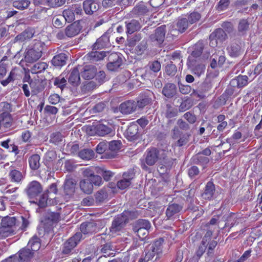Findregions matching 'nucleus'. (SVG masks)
<instances>
[{"label": "nucleus", "mask_w": 262, "mask_h": 262, "mask_svg": "<svg viewBox=\"0 0 262 262\" xmlns=\"http://www.w3.org/2000/svg\"><path fill=\"white\" fill-rule=\"evenodd\" d=\"M124 58L121 53H112L108 55L106 68L110 71H117L124 63Z\"/></svg>", "instance_id": "nucleus-5"}, {"label": "nucleus", "mask_w": 262, "mask_h": 262, "mask_svg": "<svg viewBox=\"0 0 262 262\" xmlns=\"http://www.w3.org/2000/svg\"><path fill=\"white\" fill-rule=\"evenodd\" d=\"M82 238V236L81 233H76L64 243L62 250V253L67 255L71 254Z\"/></svg>", "instance_id": "nucleus-6"}, {"label": "nucleus", "mask_w": 262, "mask_h": 262, "mask_svg": "<svg viewBox=\"0 0 262 262\" xmlns=\"http://www.w3.org/2000/svg\"><path fill=\"white\" fill-rule=\"evenodd\" d=\"M248 76L246 75H239L231 80L230 86L233 88H243L248 84Z\"/></svg>", "instance_id": "nucleus-28"}, {"label": "nucleus", "mask_w": 262, "mask_h": 262, "mask_svg": "<svg viewBox=\"0 0 262 262\" xmlns=\"http://www.w3.org/2000/svg\"><path fill=\"white\" fill-rule=\"evenodd\" d=\"M80 190L84 193L90 194L93 191V185L90 179H82L79 182Z\"/></svg>", "instance_id": "nucleus-33"}, {"label": "nucleus", "mask_w": 262, "mask_h": 262, "mask_svg": "<svg viewBox=\"0 0 262 262\" xmlns=\"http://www.w3.org/2000/svg\"><path fill=\"white\" fill-rule=\"evenodd\" d=\"M99 222V221H91L83 223L80 225L81 232L80 233L82 235V234L86 235L98 232L100 228Z\"/></svg>", "instance_id": "nucleus-9"}, {"label": "nucleus", "mask_w": 262, "mask_h": 262, "mask_svg": "<svg viewBox=\"0 0 262 262\" xmlns=\"http://www.w3.org/2000/svg\"><path fill=\"white\" fill-rule=\"evenodd\" d=\"M62 140V136L60 133L56 132L53 133L51 136L50 141L55 144H58Z\"/></svg>", "instance_id": "nucleus-62"}, {"label": "nucleus", "mask_w": 262, "mask_h": 262, "mask_svg": "<svg viewBox=\"0 0 262 262\" xmlns=\"http://www.w3.org/2000/svg\"><path fill=\"white\" fill-rule=\"evenodd\" d=\"M227 35L221 28H217L209 35L210 46L214 48L218 43H222L227 39Z\"/></svg>", "instance_id": "nucleus-7"}, {"label": "nucleus", "mask_w": 262, "mask_h": 262, "mask_svg": "<svg viewBox=\"0 0 262 262\" xmlns=\"http://www.w3.org/2000/svg\"><path fill=\"white\" fill-rule=\"evenodd\" d=\"M177 86L173 83H167L164 86L162 93L167 98H171L177 94Z\"/></svg>", "instance_id": "nucleus-29"}, {"label": "nucleus", "mask_w": 262, "mask_h": 262, "mask_svg": "<svg viewBox=\"0 0 262 262\" xmlns=\"http://www.w3.org/2000/svg\"><path fill=\"white\" fill-rule=\"evenodd\" d=\"M193 161L195 164L204 166L209 162V158L199 153L193 157Z\"/></svg>", "instance_id": "nucleus-50"}, {"label": "nucleus", "mask_w": 262, "mask_h": 262, "mask_svg": "<svg viewBox=\"0 0 262 262\" xmlns=\"http://www.w3.org/2000/svg\"><path fill=\"white\" fill-rule=\"evenodd\" d=\"M201 14L198 12L194 11L191 13L188 16V22L189 24H193L199 21L201 18Z\"/></svg>", "instance_id": "nucleus-61"}, {"label": "nucleus", "mask_w": 262, "mask_h": 262, "mask_svg": "<svg viewBox=\"0 0 262 262\" xmlns=\"http://www.w3.org/2000/svg\"><path fill=\"white\" fill-rule=\"evenodd\" d=\"M123 217L126 219V222L128 223L129 220H133L137 218L138 215L137 211L135 210H125L122 214Z\"/></svg>", "instance_id": "nucleus-57"}, {"label": "nucleus", "mask_w": 262, "mask_h": 262, "mask_svg": "<svg viewBox=\"0 0 262 262\" xmlns=\"http://www.w3.org/2000/svg\"><path fill=\"white\" fill-rule=\"evenodd\" d=\"M99 8V5L93 0H86L83 2V9L86 14L92 15Z\"/></svg>", "instance_id": "nucleus-23"}, {"label": "nucleus", "mask_w": 262, "mask_h": 262, "mask_svg": "<svg viewBox=\"0 0 262 262\" xmlns=\"http://www.w3.org/2000/svg\"><path fill=\"white\" fill-rule=\"evenodd\" d=\"M42 191V187L41 185L36 181H33L30 182L25 189V192L30 199L36 197L40 194Z\"/></svg>", "instance_id": "nucleus-11"}, {"label": "nucleus", "mask_w": 262, "mask_h": 262, "mask_svg": "<svg viewBox=\"0 0 262 262\" xmlns=\"http://www.w3.org/2000/svg\"><path fill=\"white\" fill-rule=\"evenodd\" d=\"M227 51L229 55L233 58H236L242 55L244 52V50L241 47V43L236 42H231L227 47Z\"/></svg>", "instance_id": "nucleus-18"}, {"label": "nucleus", "mask_w": 262, "mask_h": 262, "mask_svg": "<svg viewBox=\"0 0 262 262\" xmlns=\"http://www.w3.org/2000/svg\"><path fill=\"white\" fill-rule=\"evenodd\" d=\"M148 66L149 69L154 72H158L161 69V63L157 60L149 62Z\"/></svg>", "instance_id": "nucleus-64"}, {"label": "nucleus", "mask_w": 262, "mask_h": 262, "mask_svg": "<svg viewBox=\"0 0 262 262\" xmlns=\"http://www.w3.org/2000/svg\"><path fill=\"white\" fill-rule=\"evenodd\" d=\"M79 68V67H75L69 73L68 81L73 86H77L80 83Z\"/></svg>", "instance_id": "nucleus-24"}, {"label": "nucleus", "mask_w": 262, "mask_h": 262, "mask_svg": "<svg viewBox=\"0 0 262 262\" xmlns=\"http://www.w3.org/2000/svg\"><path fill=\"white\" fill-rule=\"evenodd\" d=\"M189 23L188 19L186 18H181L178 19L176 25V30H177L180 33H183L188 28Z\"/></svg>", "instance_id": "nucleus-43"}, {"label": "nucleus", "mask_w": 262, "mask_h": 262, "mask_svg": "<svg viewBox=\"0 0 262 262\" xmlns=\"http://www.w3.org/2000/svg\"><path fill=\"white\" fill-rule=\"evenodd\" d=\"M197 60H194L192 64L191 62L187 61L188 67L191 69L192 73L200 77L205 72V66L202 63L196 64Z\"/></svg>", "instance_id": "nucleus-31"}, {"label": "nucleus", "mask_w": 262, "mask_h": 262, "mask_svg": "<svg viewBox=\"0 0 262 262\" xmlns=\"http://www.w3.org/2000/svg\"><path fill=\"white\" fill-rule=\"evenodd\" d=\"M151 227L150 222L146 220L139 219L133 225V228L149 230Z\"/></svg>", "instance_id": "nucleus-46"}, {"label": "nucleus", "mask_w": 262, "mask_h": 262, "mask_svg": "<svg viewBox=\"0 0 262 262\" xmlns=\"http://www.w3.org/2000/svg\"><path fill=\"white\" fill-rule=\"evenodd\" d=\"M60 219L59 213L48 211L41 222L45 228H50L53 224L58 223Z\"/></svg>", "instance_id": "nucleus-12"}, {"label": "nucleus", "mask_w": 262, "mask_h": 262, "mask_svg": "<svg viewBox=\"0 0 262 262\" xmlns=\"http://www.w3.org/2000/svg\"><path fill=\"white\" fill-rule=\"evenodd\" d=\"M30 4V1L29 0H15L13 2V6L23 10L28 8Z\"/></svg>", "instance_id": "nucleus-47"}, {"label": "nucleus", "mask_w": 262, "mask_h": 262, "mask_svg": "<svg viewBox=\"0 0 262 262\" xmlns=\"http://www.w3.org/2000/svg\"><path fill=\"white\" fill-rule=\"evenodd\" d=\"M0 121L2 126L6 129L13 125V119L11 114H0Z\"/></svg>", "instance_id": "nucleus-34"}, {"label": "nucleus", "mask_w": 262, "mask_h": 262, "mask_svg": "<svg viewBox=\"0 0 262 262\" xmlns=\"http://www.w3.org/2000/svg\"><path fill=\"white\" fill-rule=\"evenodd\" d=\"M62 16L68 22H72L75 19V16L71 7L63 10Z\"/></svg>", "instance_id": "nucleus-53"}, {"label": "nucleus", "mask_w": 262, "mask_h": 262, "mask_svg": "<svg viewBox=\"0 0 262 262\" xmlns=\"http://www.w3.org/2000/svg\"><path fill=\"white\" fill-rule=\"evenodd\" d=\"M96 128L97 134L100 136H104L107 135L114 136L115 135V131L112 128L102 124L97 125Z\"/></svg>", "instance_id": "nucleus-36"}, {"label": "nucleus", "mask_w": 262, "mask_h": 262, "mask_svg": "<svg viewBox=\"0 0 262 262\" xmlns=\"http://www.w3.org/2000/svg\"><path fill=\"white\" fill-rule=\"evenodd\" d=\"M164 114L167 119H171L178 116V111L177 108L172 106L170 104H166L164 110Z\"/></svg>", "instance_id": "nucleus-41"}, {"label": "nucleus", "mask_w": 262, "mask_h": 262, "mask_svg": "<svg viewBox=\"0 0 262 262\" xmlns=\"http://www.w3.org/2000/svg\"><path fill=\"white\" fill-rule=\"evenodd\" d=\"M163 242V239L160 238L147 246V250L152 251V252L155 253L156 257L155 258V260H156L160 257V254L162 253V251Z\"/></svg>", "instance_id": "nucleus-21"}, {"label": "nucleus", "mask_w": 262, "mask_h": 262, "mask_svg": "<svg viewBox=\"0 0 262 262\" xmlns=\"http://www.w3.org/2000/svg\"><path fill=\"white\" fill-rule=\"evenodd\" d=\"M76 181L73 179H67L64 183V191L68 196L72 195L75 192Z\"/></svg>", "instance_id": "nucleus-32"}, {"label": "nucleus", "mask_w": 262, "mask_h": 262, "mask_svg": "<svg viewBox=\"0 0 262 262\" xmlns=\"http://www.w3.org/2000/svg\"><path fill=\"white\" fill-rule=\"evenodd\" d=\"M66 0H34L35 5H40L51 8L60 7L65 4Z\"/></svg>", "instance_id": "nucleus-25"}, {"label": "nucleus", "mask_w": 262, "mask_h": 262, "mask_svg": "<svg viewBox=\"0 0 262 262\" xmlns=\"http://www.w3.org/2000/svg\"><path fill=\"white\" fill-rule=\"evenodd\" d=\"M1 224L15 229H16L17 226H19V229L25 230L28 226L29 222L23 216L18 217L17 219L15 217L7 216L2 219Z\"/></svg>", "instance_id": "nucleus-4"}, {"label": "nucleus", "mask_w": 262, "mask_h": 262, "mask_svg": "<svg viewBox=\"0 0 262 262\" xmlns=\"http://www.w3.org/2000/svg\"><path fill=\"white\" fill-rule=\"evenodd\" d=\"M166 155L164 150L155 147L148 149L146 152L145 163H141V167L144 170H148L149 166L154 165L159 160L164 159Z\"/></svg>", "instance_id": "nucleus-2"}, {"label": "nucleus", "mask_w": 262, "mask_h": 262, "mask_svg": "<svg viewBox=\"0 0 262 262\" xmlns=\"http://www.w3.org/2000/svg\"><path fill=\"white\" fill-rule=\"evenodd\" d=\"M220 221L221 222H225V224L224 226L222 228V229H224L226 227H230L231 228L234 226V223L232 222L231 223H230V222L233 220L234 221V215L232 214L231 213L226 212L225 213H222L220 214Z\"/></svg>", "instance_id": "nucleus-38"}, {"label": "nucleus", "mask_w": 262, "mask_h": 262, "mask_svg": "<svg viewBox=\"0 0 262 262\" xmlns=\"http://www.w3.org/2000/svg\"><path fill=\"white\" fill-rule=\"evenodd\" d=\"M0 114H11L13 111L12 105L7 102H2L0 104Z\"/></svg>", "instance_id": "nucleus-51"}, {"label": "nucleus", "mask_w": 262, "mask_h": 262, "mask_svg": "<svg viewBox=\"0 0 262 262\" xmlns=\"http://www.w3.org/2000/svg\"><path fill=\"white\" fill-rule=\"evenodd\" d=\"M121 146V142L119 140H113L110 142H108V150L116 152L120 150Z\"/></svg>", "instance_id": "nucleus-56"}, {"label": "nucleus", "mask_w": 262, "mask_h": 262, "mask_svg": "<svg viewBox=\"0 0 262 262\" xmlns=\"http://www.w3.org/2000/svg\"><path fill=\"white\" fill-rule=\"evenodd\" d=\"M154 97V93L149 90L141 93L137 98V106L140 108H143L151 103Z\"/></svg>", "instance_id": "nucleus-10"}, {"label": "nucleus", "mask_w": 262, "mask_h": 262, "mask_svg": "<svg viewBox=\"0 0 262 262\" xmlns=\"http://www.w3.org/2000/svg\"><path fill=\"white\" fill-rule=\"evenodd\" d=\"M9 176L11 179V180L15 182H20L23 178V175L19 171L15 169L11 170L10 172Z\"/></svg>", "instance_id": "nucleus-55"}, {"label": "nucleus", "mask_w": 262, "mask_h": 262, "mask_svg": "<svg viewBox=\"0 0 262 262\" xmlns=\"http://www.w3.org/2000/svg\"><path fill=\"white\" fill-rule=\"evenodd\" d=\"M110 38V33L108 32L105 33L96 40L93 46L92 50H96L97 49L110 48L111 46Z\"/></svg>", "instance_id": "nucleus-14"}, {"label": "nucleus", "mask_w": 262, "mask_h": 262, "mask_svg": "<svg viewBox=\"0 0 262 262\" xmlns=\"http://www.w3.org/2000/svg\"><path fill=\"white\" fill-rule=\"evenodd\" d=\"M40 159V156L38 154H34L29 158V163L32 169L36 170L39 167Z\"/></svg>", "instance_id": "nucleus-45"}, {"label": "nucleus", "mask_w": 262, "mask_h": 262, "mask_svg": "<svg viewBox=\"0 0 262 262\" xmlns=\"http://www.w3.org/2000/svg\"><path fill=\"white\" fill-rule=\"evenodd\" d=\"M139 127L136 124H131L125 133V136L130 141H135L140 138V134L138 132Z\"/></svg>", "instance_id": "nucleus-17"}, {"label": "nucleus", "mask_w": 262, "mask_h": 262, "mask_svg": "<svg viewBox=\"0 0 262 262\" xmlns=\"http://www.w3.org/2000/svg\"><path fill=\"white\" fill-rule=\"evenodd\" d=\"M165 72L170 76H173L177 72V68L175 64L171 62L168 63L165 67Z\"/></svg>", "instance_id": "nucleus-58"}, {"label": "nucleus", "mask_w": 262, "mask_h": 262, "mask_svg": "<svg viewBox=\"0 0 262 262\" xmlns=\"http://www.w3.org/2000/svg\"><path fill=\"white\" fill-rule=\"evenodd\" d=\"M34 35V31L31 29H27L23 31L21 33L18 34L15 37L16 41L23 42L26 40L30 39L32 38Z\"/></svg>", "instance_id": "nucleus-42"}, {"label": "nucleus", "mask_w": 262, "mask_h": 262, "mask_svg": "<svg viewBox=\"0 0 262 262\" xmlns=\"http://www.w3.org/2000/svg\"><path fill=\"white\" fill-rule=\"evenodd\" d=\"M40 240L36 235L29 241L27 246L19 252V262H28L33 256L34 253L40 248Z\"/></svg>", "instance_id": "nucleus-1"}, {"label": "nucleus", "mask_w": 262, "mask_h": 262, "mask_svg": "<svg viewBox=\"0 0 262 262\" xmlns=\"http://www.w3.org/2000/svg\"><path fill=\"white\" fill-rule=\"evenodd\" d=\"M141 24L138 20L132 19L129 23L126 22V32L127 34H131L140 29Z\"/></svg>", "instance_id": "nucleus-35"}, {"label": "nucleus", "mask_w": 262, "mask_h": 262, "mask_svg": "<svg viewBox=\"0 0 262 262\" xmlns=\"http://www.w3.org/2000/svg\"><path fill=\"white\" fill-rule=\"evenodd\" d=\"M215 193V185L212 181H210L206 184L201 196L203 199L210 201L213 199Z\"/></svg>", "instance_id": "nucleus-19"}, {"label": "nucleus", "mask_w": 262, "mask_h": 262, "mask_svg": "<svg viewBox=\"0 0 262 262\" xmlns=\"http://www.w3.org/2000/svg\"><path fill=\"white\" fill-rule=\"evenodd\" d=\"M97 172L103 177V179L106 181H110L115 174L114 172L110 170L100 168L98 169Z\"/></svg>", "instance_id": "nucleus-54"}, {"label": "nucleus", "mask_w": 262, "mask_h": 262, "mask_svg": "<svg viewBox=\"0 0 262 262\" xmlns=\"http://www.w3.org/2000/svg\"><path fill=\"white\" fill-rule=\"evenodd\" d=\"M212 87L211 80L210 78H206L202 82L198 88L200 93H202L204 98L206 97L205 94L209 92Z\"/></svg>", "instance_id": "nucleus-40"}, {"label": "nucleus", "mask_w": 262, "mask_h": 262, "mask_svg": "<svg viewBox=\"0 0 262 262\" xmlns=\"http://www.w3.org/2000/svg\"><path fill=\"white\" fill-rule=\"evenodd\" d=\"M81 28L79 23L75 21L66 28V35L68 37H74L80 32Z\"/></svg>", "instance_id": "nucleus-26"}, {"label": "nucleus", "mask_w": 262, "mask_h": 262, "mask_svg": "<svg viewBox=\"0 0 262 262\" xmlns=\"http://www.w3.org/2000/svg\"><path fill=\"white\" fill-rule=\"evenodd\" d=\"M171 202L166 210V216L168 219H171L174 215L180 212L183 208L184 199L180 198Z\"/></svg>", "instance_id": "nucleus-8"}, {"label": "nucleus", "mask_w": 262, "mask_h": 262, "mask_svg": "<svg viewBox=\"0 0 262 262\" xmlns=\"http://www.w3.org/2000/svg\"><path fill=\"white\" fill-rule=\"evenodd\" d=\"M16 229L6 226L1 224L0 235L2 237H6L14 234Z\"/></svg>", "instance_id": "nucleus-48"}, {"label": "nucleus", "mask_w": 262, "mask_h": 262, "mask_svg": "<svg viewBox=\"0 0 262 262\" xmlns=\"http://www.w3.org/2000/svg\"><path fill=\"white\" fill-rule=\"evenodd\" d=\"M149 12V9L143 3H140L133 9L132 13L136 15H143L147 14Z\"/></svg>", "instance_id": "nucleus-37"}, {"label": "nucleus", "mask_w": 262, "mask_h": 262, "mask_svg": "<svg viewBox=\"0 0 262 262\" xmlns=\"http://www.w3.org/2000/svg\"><path fill=\"white\" fill-rule=\"evenodd\" d=\"M249 23L247 19H242L239 21L238 26V32L244 34L249 28Z\"/></svg>", "instance_id": "nucleus-59"}, {"label": "nucleus", "mask_w": 262, "mask_h": 262, "mask_svg": "<svg viewBox=\"0 0 262 262\" xmlns=\"http://www.w3.org/2000/svg\"><path fill=\"white\" fill-rule=\"evenodd\" d=\"M204 48V45L202 41L196 43L193 46V51L188 58V61L192 64L194 60H197V58L201 55Z\"/></svg>", "instance_id": "nucleus-20"}, {"label": "nucleus", "mask_w": 262, "mask_h": 262, "mask_svg": "<svg viewBox=\"0 0 262 262\" xmlns=\"http://www.w3.org/2000/svg\"><path fill=\"white\" fill-rule=\"evenodd\" d=\"M80 68V73L82 78L85 79H93L97 72L96 66L93 64H87L83 67H79Z\"/></svg>", "instance_id": "nucleus-13"}, {"label": "nucleus", "mask_w": 262, "mask_h": 262, "mask_svg": "<svg viewBox=\"0 0 262 262\" xmlns=\"http://www.w3.org/2000/svg\"><path fill=\"white\" fill-rule=\"evenodd\" d=\"M126 219L123 217V215H117L113 220L110 231L112 233H116L120 231L126 224Z\"/></svg>", "instance_id": "nucleus-16"}, {"label": "nucleus", "mask_w": 262, "mask_h": 262, "mask_svg": "<svg viewBox=\"0 0 262 262\" xmlns=\"http://www.w3.org/2000/svg\"><path fill=\"white\" fill-rule=\"evenodd\" d=\"M106 56V52L104 51H93L85 56V58L92 63H94L103 59Z\"/></svg>", "instance_id": "nucleus-27"}, {"label": "nucleus", "mask_w": 262, "mask_h": 262, "mask_svg": "<svg viewBox=\"0 0 262 262\" xmlns=\"http://www.w3.org/2000/svg\"><path fill=\"white\" fill-rule=\"evenodd\" d=\"M108 148V142L106 141L100 142L97 146L96 151L98 154H102L106 151Z\"/></svg>", "instance_id": "nucleus-60"}, {"label": "nucleus", "mask_w": 262, "mask_h": 262, "mask_svg": "<svg viewBox=\"0 0 262 262\" xmlns=\"http://www.w3.org/2000/svg\"><path fill=\"white\" fill-rule=\"evenodd\" d=\"M166 31V26L165 25H162L158 27L155 30L154 33L150 35V39L152 42L162 43L164 40Z\"/></svg>", "instance_id": "nucleus-15"}, {"label": "nucleus", "mask_w": 262, "mask_h": 262, "mask_svg": "<svg viewBox=\"0 0 262 262\" xmlns=\"http://www.w3.org/2000/svg\"><path fill=\"white\" fill-rule=\"evenodd\" d=\"M95 156L94 151L90 148H84L78 152V156L82 159L90 160L93 158Z\"/></svg>", "instance_id": "nucleus-44"}, {"label": "nucleus", "mask_w": 262, "mask_h": 262, "mask_svg": "<svg viewBox=\"0 0 262 262\" xmlns=\"http://www.w3.org/2000/svg\"><path fill=\"white\" fill-rule=\"evenodd\" d=\"M95 201L98 204L106 202L108 198V193L106 189H101L94 194Z\"/></svg>", "instance_id": "nucleus-39"}, {"label": "nucleus", "mask_w": 262, "mask_h": 262, "mask_svg": "<svg viewBox=\"0 0 262 262\" xmlns=\"http://www.w3.org/2000/svg\"><path fill=\"white\" fill-rule=\"evenodd\" d=\"M68 58V56L64 53L56 55L52 58L51 63L57 68L61 67L66 64Z\"/></svg>", "instance_id": "nucleus-30"}, {"label": "nucleus", "mask_w": 262, "mask_h": 262, "mask_svg": "<svg viewBox=\"0 0 262 262\" xmlns=\"http://www.w3.org/2000/svg\"><path fill=\"white\" fill-rule=\"evenodd\" d=\"M53 83L55 86L62 90L66 86L67 81L64 77H62L61 75H60V76L56 77L54 79Z\"/></svg>", "instance_id": "nucleus-52"}, {"label": "nucleus", "mask_w": 262, "mask_h": 262, "mask_svg": "<svg viewBox=\"0 0 262 262\" xmlns=\"http://www.w3.org/2000/svg\"><path fill=\"white\" fill-rule=\"evenodd\" d=\"M48 65L45 62H37L32 66L30 71L32 73L37 74L45 71Z\"/></svg>", "instance_id": "nucleus-49"}, {"label": "nucleus", "mask_w": 262, "mask_h": 262, "mask_svg": "<svg viewBox=\"0 0 262 262\" xmlns=\"http://www.w3.org/2000/svg\"><path fill=\"white\" fill-rule=\"evenodd\" d=\"M97 248L93 244H90L88 245L84 250L85 254L87 255H95V257H96L97 254H96L97 252Z\"/></svg>", "instance_id": "nucleus-63"}, {"label": "nucleus", "mask_w": 262, "mask_h": 262, "mask_svg": "<svg viewBox=\"0 0 262 262\" xmlns=\"http://www.w3.org/2000/svg\"><path fill=\"white\" fill-rule=\"evenodd\" d=\"M45 44L40 40H34L33 47L28 50L25 56V60L28 63H33L38 60L42 56Z\"/></svg>", "instance_id": "nucleus-3"}, {"label": "nucleus", "mask_w": 262, "mask_h": 262, "mask_svg": "<svg viewBox=\"0 0 262 262\" xmlns=\"http://www.w3.org/2000/svg\"><path fill=\"white\" fill-rule=\"evenodd\" d=\"M137 106L136 102L133 100H128L120 105L119 110L123 114H129L135 111Z\"/></svg>", "instance_id": "nucleus-22"}]
</instances>
